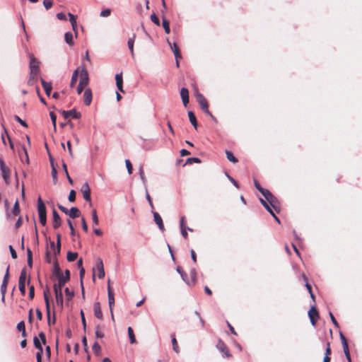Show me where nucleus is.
<instances>
[{"mask_svg":"<svg viewBox=\"0 0 362 362\" xmlns=\"http://www.w3.org/2000/svg\"><path fill=\"white\" fill-rule=\"evenodd\" d=\"M30 57V78L28 83L30 86L34 85L36 82L37 76L40 73V62L34 57L33 54H29Z\"/></svg>","mask_w":362,"mask_h":362,"instance_id":"f257e3e1","label":"nucleus"},{"mask_svg":"<svg viewBox=\"0 0 362 362\" xmlns=\"http://www.w3.org/2000/svg\"><path fill=\"white\" fill-rule=\"evenodd\" d=\"M195 96L197 98V101L199 104L202 111L209 116H210L214 121H216V117L212 115V113L209 110V103L206 99L204 98V96L200 93H197Z\"/></svg>","mask_w":362,"mask_h":362,"instance_id":"f03ea898","label":"nucleus"},{"mask_svg":"<svg viewBox=\"0 0 362 362\" xmlns=\"http://www.w3.org/2000/svg\"><path fill=\"white\" fill-rule=\"evenodd\" d=\"M37 211L39 214L40 223L42 226H45L47 223L46 207L41 197H39L37 199Z\"/></svg>","mask_w":362,"mask_h":362,"instance_id":"7ed1b4c3","label":"nucleus"},{"mask_svg":"<svg viewBox=\"0 0 362 362\" xmlns=\"http://www.w3.org/2000/svg\"><path fill=\"white\" fill-rule=\"evenodd\" d=\"M265 199L269 202L270 206L277 212L279 213L281 209L280 202L277 199V198L274 196L269 191L266 192V194L264 195Z\"/></svg>","mask_w":362,"mask_h":362,"instance_id":"20e7f679","label":"nucleus"},{"mask_svg":"<svg viewBox=\"0 0 362 362\" xmlns=\"http://www.w3.org/2000/svg\"><path fill=\"white\" fill-rule=\"evenodd\" d=\"M0 170L1 175L7 185L11 183V170L7 167L1 158H0Z\"/></svg>","mask_w":362,"mask_h":362,"instance_id":"39448f33","label":"nucleus"},{"mask_svg":"<svg viewBox=\"0 0 362 362\" xmlns=\"http://www.w3.org/2000/svg\"><path fill=\"white\" fill-rule=\"evenodd\" d=\"M58 282L54 284V289L61 290L62 287L68 282L70 279V271L69 269L65 270V275H62L57 277Z\"/></svg>","mask_w":362,"mask_h":362,"instance_id":"423d86ee","label":"nucleus"},{"mask_svg":"<svg viewBox=\"0 0 362 362\" xmlns=\"http://www.w3.org/2000/svg\"><path fill=\"white\" fill-rule=\"evenodd\" d=\"M216 348L223 354V357L230 358L232 356L230 350L222 340H218Z\"/></svg>","mask_w":362,"mask_h":362,"instance_id":"0eeeda50","label":"nucleus"},{"mask_svg":"<svg viewBox=\"0 0 362 362\" xmlns=\"http://www.w3.org/2000/svg\"><path fill=\"white\" fill-rule=\"evenodd\" d=\"M81 192L83 194V199L88 202L91 205V197H90V188L89 187V185L88 182H85L81 188Z\"/></svg>","mask_w":362,"mask_h":362,"instance_id":"6e6552de","label":"nucleus"},{"mask_svg":"<svg viewBox=\"0 0 362 362\" xmlns=\"http://www.w3.org/2000/svg\"><path fill=\"white\" fill-rule=\"evenodd\" d=\"M308 316L310 320V322L313 326H315L320 315L317 308L315 306H312L308 311Z\"/></svg>","mask_w":362,"mask_h":362,"instance_id":"1a4fd4ad","label":"nucleus"},{"mask_svg":"<svg viewBox=\"0 0 362 362\" xmlns=\"http://www.w3.org/2000/svg\"><path fill=\"white\" fill-rule=\"evenodd\" d=\"M9 279V266L7 267L6 274L4 275L2 284L1 286V292L2 294V300H4L5 294L6 293V288L8 283Z\"/></svg>","mask_w":362,"mask_h":362,"instance_id":"9d476101","label":"nucleus"},{"mask_svg":"<svg viewBox=\"0 0 362 362\" xmlns=\"http://www.w3.org/2000/svg\"><path fill=\"white\" fill-rule=\"evenodd\" d=\"M88 74L86 68L83 67L80 71L79 85H81V86L86 87V86H88Z\"/></svg>","mask_w":362,"mask_h":362,"instance_id":"9b49d317","label":"nucleus"},{"mask_svg":"<svg viewBox=\"0 0 362 362\" xmlns=\"http://www.w3.org/2000/svg\"><path fill=\"white\" fill-rule=\"evenodd\" d=\"M62 114L64 116V119H67L70 117L74 118V119H78L81 116V113L76 112L75 109H73V110H71L69 111L63 110L62 112Z\"/></svg>","mask_w":362,"mask_h":362,"instance_id":"f8f14e48","label":"nucleus"},{"mask_svg":"<svg viewBox=\"0 0 362 362\" xmlns=\"http://www.w3.org/2000/svg\"><path fill=\"white\" fill-rule=\"evenodd\" d=\"M49 289L47 288L44 291V299L46 305V311H47V322L48 325H50V305H49V300L48 297Z\"/></svg>","mask_w":362,"mask_h":362,"instance_id":"ddd939ff","label":"nucleus"},{"mask_svg":"<svg viewBox=\"0 0 362 362\" xmlns=\"http://www.w3.org/2000/svg\"><path fill=\"white\" fill-rule=\"evenodd\" d=\"M168 43L170 45V47H171V49L175 54V57L176 59L177 66H179L178 59L181 58V54H180V49L176 43H173L172 45L168 40Z\"/></svg>","mask_w":362,"mask_h":362,"instance_id":"4468645a","label":"nucleus"},{"mask_svg":"<svg viewBox=\"0 0 362 362\" xmlns=\"http://www.w3.org/2000/svg\"><path fill=\"white\" fill-rule=\"evenodd\" d=\"M33 343L35 346V348L37 349V352L36 353V359H38V356H40V359H42V355L43 353V349L40 344V341L38 339V337H35L33 339Z\"/></svg>","mask_w":362,"mask_h":362,"instance_id":"2eb2a0df","label":"nucleus"},{"mask_svg":"<svg viewBox=\"0 0 362 362\" xmlns=\"http://www.w3.org/2000/svg\"><path fill=\"white\" fill-rule=\"evenodd\" d=\"M52 215H53V228L54 229L58 228L62 225V219L57 213V211L54 209L52 211Z\"/></svg>","mask_w":362,"mask_h":362,"instance_id":"dca6fc26","label":"nucleus"},{"mask_svg":"<svg viewBox=\"0 0 362 362\" xmlns=\"http://www.w3.org/2000/svg\"><path fill=\"white\" fill-rule=\"evenodd\" d=\"M93 95L90 88H86L83 93V102L87 106L90 105L92 102Z\"/></svg>","mask_w":362,"mask_h":362,"instance_id":"f3484780","label":"nucleus"},{"mask_svg":"<svg viewBox=\"0 0 362 362\" xmlns=\"http://www.w3.org/2000/svg\"><path fill=\"white\" fill-rule=\"evenodd\" d=\"M180 96L183 103V105L186 107L189 103V90L186 88H182L180 90Z\"/></svg>","mask_w":362,"mask_h":362,"instance_id":"a211bd4d","label":"nucleus"},{"mask_svg":"<svg viewBox=\"0 0 362 362\" xmlns=\"http://www.w3.org/2000/svg\"><path fill=\"white\" fill-rule=\"evenodd\" d=\"M115 81H116V86H117V88H118V90L122 93H124V90L123 89L122 72L116 74Z\"/></svg>","mask_w":362,"mask_h":362,"instance_id":"6ab92c4d","label":"nucleus"},{"mask_svg":"<svg viewBox=\"0 0 362 362\" xmlns=\"http://www.w3.org/2000/svg\"><path fill=\"white\" fill-rule=\"evenodd\" d=\"M93 310H94V315L100 319V320H102L103 319V313H102V310H101V308H100V304L99 302H95L94 303V305H93Z\"/></svg>","mask_w":362,"mask_h":362,"instance_id":"aec40b11","label":"nucleus"},{"mask_svg":"<svg viewBox=\"0 0 362 362\" xmlns=\"http://www.w3.org/2000/svg\"><path fill=\"white\" fill-rule=\"evenodd\" d=\"M96 267L98 270V278L103 279L105 277V270L102 259H99L98 260Z\"/></svg>","mask_w":362,"mask_h":362,"instance_id":"412c9836","label":"nucleus"},{"mask_svg":"<svg viewBox=\"0 0 362 362\" xmlns=\"http://www.w3.org/2000/svg\"><path fill=\"white\" fill-rule=\"evenodd\" d=\"M153 217H154V221H155L156 223L158 225V228L162 231H163L165 230V228H164L163 220H162V218L160 217V216L158 214V213L154 212Z\"/></svg>","mask_w":362,"mask_h":362,"instance_id":"4be33fe9","label":"nucleus"},{"mask_svg":"<svg viewBox=\"0 0 362 362\" xmlns=\"http://www.w3.org/2000/svg\"><path fill=\"white\" fill-rule=\"evenodd\" d=\"M55 294L56 303L58 305H63V296L61 290L54 289Z\"/></svg>","mask_w":362,"mask_h":362,"instance_id":"5701e85b","label":"nucleus"},{"mask_svg":"<svg viewBox=\"0 0 362 362\" xmlns=\"http://www.w3.org/2000/svg\"><path fill=\"white\" fill-rule=\"evenodd\" d=\"M40 81H41L42 86L45 91L46 95L47 96H49L50 95L52 89L51 83L46 82L43 78H41Z\"/></svg>","mask_w":362,"mask_h":362,"instance_id":"b1692460","label":"nucleus"},{"mask_svg":"<svg viewBox=\"0 0 362 362\" xmlns=\"http://www.w3.org/2000/svg\"><path fill=\"white\" fill-rule=\"evenodd\" d=\"M49 160H50V163H51V166H52V176L54 182L55 184L57 181V170L54 165L53 158L50 154L49 155Z\"/></svg>","mask_w":362,"mask_h":362,"instance_id":"393cba45","label":"nucleus"},{"mask_svg":"<svg viewBox=\"0 0 362 362\" xmlns=\"http://www.w3.org/2000/svg\"><path fill=\"white\" fill-rule=\"evenodd\" d=\"M68 215L70 218H75L79 217L81 213L77 207H72L70 209Z\"/></svg>","mask_w":362,"mask_h":362,"instance_id":"a878e982","label":"nucleus"},{"mask_svg":"<svg viewBox=\"0 0 362 362\" xmlns=\"http://www.w3.org/2000/svg\"><path fill=\"white\" fill-rule=\"evenodd\" d=\"M69 21L71 23V25H72V28L73 30H74L75 32V34L76 35H77L78 33V31H77V23H76V16L71 14V13H69Z\"/></svg>","mask_w":362,"mask_h":362,"instance_id":"bb28decb","label":"nucleus"},{"mask_svg":"<svg viewBox=\"0 0 362 362\" xmlns=\"http://www.w3.org/2000/svg\"><path fill=\"white\" fill-rule=\"evenodd\" d=\"M136 38V34H133L132 37L129 38L127 45L128 47L131 52L132 56L134 57V44Z\"/></svg>","mask_w":362,"mask_h":362,"instance_id":"cd10ccee","label":"nucleus"},{"mask_svg":"<svg viewBox=\"0 0 362 362\" xmlns=\"http://www.w3.org/2000/svg\"><path fill=\"white\" fill-rule=\"evenodd\" d=\"M188 117H189V122L193 125V127L197 129V120L196 116L194 114V112L192 111H189Z\"/></svg>","mask_w":362,"mask_h":362,"instance_id":"c85d7f7f","label":"nucleus"},{"mask_svg":"<svg viewBox=\"0 0 362 362\" xmlns=\"http://www.w3.org/2000/svg\"><path fill=\"white\" fill-rule=\"evenodd\" d=\"M78 74H79V68L76 69L72 74L71 80V83H70L71 88H73L75 86V84L76 83Z\"/></svg>","mask_w":362,"mask_h":362,"instance_id":"c756f323","label":"nucleus"},{"mask_svg":"<svg viewBox=\"0 0 362 362\" xmlns=\"http://www.w3.org/2000/svg\"><path fill=\"white\" fill-rule=\"evenodd\" d=\"M64 40H65V42L70 46L74 45V42L73 34L71 32H67L65 33Z\"/></svg>","mask_w":362,"mask_h":362,"instance_id":"7c9ffc66","label":"nucleus"},{"mask_svg":"<svg viewBox=\"0 0 362 362\" xmlns=\"http://www.w3.org/2000/svg\"><path fill=\"white\" fill-rule=\"evenodd\" d=\"M53 274L55 275L57 277L63 275V273L62 272V270L57 260L54 262V264Z\"/></svg>","mask_w":362,"mask_h":362,"instance_id":"2f4dec72","label":"nucleus"},{"mask_svg":"<svg viewBox=\"0 0 362 362\" xmlns=\"http://www.w3.org/2000/svg\"><path fill=\"white\" fill-rule=\"evenodd\" d=\"M190 276H191V283L187 282V284L189 286H194V285H195L196 281H197V272L194 269H193L190 271Z\"/></svg>","mask_w":362,"mask_h":362,"instance_id":"473e14b6","label":"nucleus"},{"mask_svg":"<svg viewBox=\"0 0 362 362\" xmlns=\"http://www.w3.org/2000/svg\"><path fill=\"white\" fill-rule=\"evenodd\" d=\"M340 339L341 341L344 352L349 351L347 340L346 337L342 334V333H340Z\"/></svg>","mask_w":362,"mask_h":362,"instance_id":"72a5a7b5","label":"nucleus"},{"mask_svg":"<svg viewBox=\"0 0 362 362\" xmlns=\"http://www.w3.org/2000/svg\"><path fill=\"white\" fill-rule=\"evenodd\" d=\"M26 278H27L26 270H25V269H23L21 270V274H20L18 284H25Z\"/></svg>","mask_w":362,"mask_h":362,"instance_id":"f704fd0d","label":"nucleus"},{"mask_svg":"<svg viewBox=\"0 0 362 362\" xmlns=\"http://www.w3.org/2000/svg\"><path fill=\"white\" fill-rule=\"evenodd\" d=\"M162 25L165 30L166 34H170V22L165 18H163Z\"/></svg>","mask_w":362,"mask_h":362,"instance_id":"c9c22d12","label":"nucleus"},{"mask_svg":"<svg viewBox=\"0 0 362 362\" xmlns=\"http://www.w3.org/2000/svg\"><path fill=\"white\" fill-rule=\"evenodd\" d=\"M127 331H128V335L129 337L130 343L131 344L136 343V338H135V335H134L133 329L131 327H129Z\"/></svg>","mask_w":362,"mask_h":362,"instance_id":"e433bc0d","label":"nucleus"},{"mask_svg":"<svg viewBox=\"0 0 362 362\" xmlns=\"http://www.w3.org/2000/svg\"><path fill=\"white\" fill-rule=\"evenodd\" d=\"M108 301H109V306L111 311V313H112V307L115 305V297L114 294L110 293V296H108ZM112 318L114 319V315L112 314Z\"/></svg>","mask_w":362,"mask_h":362,"instance_id":"4c0bfd02","label":"nucleus"},{"mask_svg":"<svg viewBox=\"0 0 362 362\" xmlns=\"http://www.w3.org/2000/svg\"><path fill=\"white\" fill-rule=\"evenodd\" d=\"M92 349H93V351L94 352V354L95 355L100 356L101 354V347L97 341H95L93 344Z\"/></svg>","mask_w":362,"mask_h":362,"instance_id":"58836bf2","label":"nucleus"},{"mask_svg":"<svg viewBox=\"0 0 362 362\" xmlns=\"http://www.w3.org/2000/svg\"><path fill=\"white\" fill-rule=\"evenodd\" d=\"M77 257H78L77 252H68L67 255H66V259L69 262H74L77 259Z\"/></svg>","mask_w":362,"mask_h":362,"instance_id":"ea45409f","label":"nucleus"},{"mask_svg":"<svg viewBox=\"0 0 362 362\" xmlns=\"http://www.w3.org/2000/svg\"><path fill=\"white\" fill-rule=\"evenodd\" d=\"M226 157L228 159V160H230V162H232L233 163H238V159L234 156V155L233 154V153L231 151H226Z\"/></svg>","mask_w":362,"mask_h":362,"instance_id":"a19ab883","label":"nucleus"},{"mask_svg":"<svg viewBox=\"0 0 362 362\" xmlns=\"http://www.w3.org/2000/svg\"><path fill=\"white\" fill-rule=\"evenodd\" d=\"M172 344L173 350L178 354L180 352V348L175 335H172Z\"/></svg>","mask_w":362,"mask_h":362,"instance_id":"79ce46f5","label":"nucleus"},{"mask_svg":"<svg viewBox=\"0 0 362 362\" xmlns=\"http://www.w3.org/2000/svg\"><path fill=\"white\" fill-rule=\"evenodd\" d=\"M28 265L30 268L33 267V254L30 248H27Z\"/></svg>","mask_w":362,"mask_h":362,"instance_id":"37998d69","label":"nucleus"},{"mask_svg":"<svg viewBox=\"0 0 362 362\" xmlns=\"http://www.w3.org/2000/svg\"><path fill=\"white\" fill-rule=\"evenodd\" d=\"M12 213L14 216H18L20 214V206H19V202L18 200L16 201Z\"/></svg>","mask_w":362,"mask_h":362,"instance_id":"c03bdc74","label":"nucleus"},{"mask_svg":"<svg viewBox=\"0 0 362 362\" xmlns=\"http://www.w3.org/2000/svg\"><path fill=\"white\" fill-rule=\"evenodd\" d=\"M22 150L24 153V156H21V160L22 162H25L27 164H29V158L28 152L24 146L22 147Z\"/></svg>","mask_w":362,"mask_h":362,"instance_id":"a18cd8bd","label":"nucleus"},{"mask_svg":"<svg viewBox=\"0 0 362 362\" xmlns=\"http://www.w3.org/2000/svg\"><path fill=\"white\" fill-rule=\"evenodd\" d=\"M254 184L257 189H258V191L260 192L263 196L266 194V192L269 191L268 189L262 187L257 180H255Z\"/></svg>","mask_w":362,"mask_h":362,"instance_id":"49530a36","label":"nucleus"},{"mask_svg":"<svg viewBox=\"0 0 362 362\" xmlns=\"http://www.w3.org/2000/svg\"><path fill=\"white\" fill-rule=\"evenodd\" d=\"M259 202L264 206V208L268 211V212H269V214H272V209L271 206L268 204L267 201H265L262 198H259Z\"/></svg>","mask_w":362,"mask_h":362,"instance_id":"de8ad7c7","label":"nucleus"},{"mask_svg":"<svg viewBox=\"0 0 362 362\" xmlns=\"http://www.w3.org/2000/svg\"><path fill=\"white\" fill-rule=\"evenodd\" d=\"M92 219H93V222L94 225H95V226L98 225V223H99L98 217L97 212H96L95 209H93L92 211Z\"/></svg>","mask_w":362,"mask_h":362,"instance_id":"09e8293b","label":"nucleus"},{"mask_svg":"<svg viewBox=\"0 0 362 362\" xmlns=\"http://www.w3.org/2000/svg\"><path fill=\"white\" fill-rule=\"evenodd\" d=\"M125 163H126V167L127 168L128 173L129 175H131L132 173V170H133L132 164L130 162V160L128 159L125 160Z\"/></svg>","mask_w":362,"mask_h":362,"instance_id":"8fccbe9b","label":"nucleus"},{"mask_svg":"<svg viewBox=\"0 0 362 362\" xmlns=\"http://www.w3.org/2000/svg\"><path fill=\"white\" fill-rule=\"evenodd\" d=\"M151 20L156 25H158V26L160 25V21H159L158 16L155 13H153L151 15Z\"/></svg>","mask_w":362,"mask_h":362,"instance_id":"3c124183","label":"nucleus"},{"mask_svg":"<svg viewBox=\"0 0 362 362\" xmlns=\"http://www.w3.org/2000/svg\"><path fill=\"white\" fill-rule=\"evenodd\" d=\"M43 4H44V6L45 7V8L47 10H48L52 6L53 1H52V0H44Z\"/></svg>","mask_w":362,"mask_h":362,"instance_id":"603ef678","label":"nucleus"},{"mask_svg":"<svg viewBox=\"0 0 362 362\" xmlns=\"http://www.w3.org/2000/svg\"><path fill=\"white\" fill-rule=\"evenodd\" d=\"M76 200V192L74 189H71L69 192V201L71 202H74Z\"/></svg>","mask_w":362,"mask_h":362,"instance_id":"864d4df0","label":"nucleus"},{"mask_svg":"<svg viewBox=\"0 0 362 362\" xmlns=\"http://www.w3.org/2000/svg\"><path fill=\"white\" fill-rule=\"evenodd\" d=\"M64 292H65L66 296L67 298V300L71 299L72 297L74 296V292L71 291L69 288H66L64 289Z\"/></svg>","mask_w":362,"mask_h":362,"instance_id":"5fc2aeb1","label":"nucleus"},{"mask_svg":"<svg viewBox=\"0 0 362 362\" xmlns=\"http://www.w3.org/2000/svg\"><path fill=\"white\" fill-rule=\"evenodd\" d=\"M95 336L98 338H103L104 337V334L100 330L99 325L95 327Z\"/></svg>","mask_w":362,"mask_h":362,"instance_id":"6e6d98bb","label":"nucleus"},{"mask_svg":"<svg viewBox=\"0 0 362 362\" xmlns=\"http://www.w3.org/2000/svg\"><path fill=\"white\" fill-rule=\"evenodd\" d=\"M192 163H199L201 160L199 158H189L187 160L186 163L191 164Z\"/></svg>","mask_w":362,"mask_h":362,"instance_id":"4d7b16f0","label":"nucleus"},{"mask_svg":"<svg viewBox=\"0 0 362 362\" xmlns=\"http://www.w3.org/2000/svg\"><path fill=\"white\" fill-rule=\"evenodd\" d=\"M67 223H68L69 227L70 230H71V236H74V235H75V234H76V230H75V229H74V226H73V224H72L71 221L69 219V220H67Z\"/></svg>","mask_w":362,"mask_h":362,"instance_id":"13d9d810","label":"nucleus"},{"mask_svg":"<svg viewBox=\"0 0 362 362\" xmlns=\"http://www.w3.org/2000/svg\"><path fill=\"white\" fill-rule=\"evenodd\" d=\"M17 329L20 332H24V330L25 329L24 321H21L20 322L18 323Z\"/></svg>","mask_w":362,"mask_h":362,"instance_id":"bf43d9fd","label":"nucleus"},{"mask_svg":"<svg viewBox=\"0 0 362 362\" xmlns=\"http://www.w3.org/2000/svg\"><path fill=\"white\" fill-rule=\"evenodd\" d=\"M35 296V287L34 286L31 285L29 286V298L30 299H33Z\"/></svg>","mask_w":362,"mask_h":362,"instance_id":"052dcab7","label":"nucleus"},{"mask_svg":"<svg viewBox=\"0 0 362 362\" xmlns=\"http://www.w3.org/2000/svg\"><path fill=\"white\" fill-rule=\"evenodd\" d=\"M111 14V10L107 8L100 12L101 17H107Z\"/></svg>","mask_w":362,"mask_h":362,"instance_id":"680f3d73","label":"nucleus"},{"mask_svg":"<svg viewBox=\"0 0 362 362\" xmlns=\"http://www.w3.org/2000/svg\"><path fill=\"white\" fill-rule=\"evenodd\" d=\"M49 115H50V117H51V119H52V124L54 126V128L56 129V120H57V116L53 112H51L49 113Z\"/></svg>","mask_w":362,"mask_h":362,"instance_id":"e2e57ef3","label":"nucleus"},{"mask_svg":"<svg viewBox=\"0 0 362 362\" xmlns=\"http://www.w3.org/2000/svg\"><path fill=\"white\" fill-rule=\"evenodd\" d=\"M80 314H81V322H82V324H83V329H86V318H85V315H84L83 311L81 310Z\"/></svg>","mask_w":362,"mask_h":362,"instance_id":"0e129e2a","label":"nucleus"},{"mask_svg":"<svg viewBox=\"0 0 362 362\" xmlns=\"http://www.w3.org/2000/svg\"><path fill=\"white\" fill-rule=\"evenodd\" d=\"M19 290L22 296H25V284H18Z\"/></svg>","mask_w":362,"mask_h":362,"instance_id":"69168bd1","label":"nucleus"},{"mask_svg":"<svg viewBox=\"0 0 362 362\" xmlns=\"http://www.w3.org/2000/svg\"><path fill=\"white\" fill-rule=\"evenodd\" d=\"M9 250L11 252V257L13 259H16L17 258V253L16 252V250L13 249V247L10 245L9 246Z\"/></svg>","mask_w":362,"mask_h":362,"instance_id":"338daca9","label":"nucleus"},{"mask_svg":"<svg viewBox=\"0 0 362 362\" xmlns=\"http://www.w3.org/2000/svg\"><path fill=\"white\" fill-rule=\"evenodd\" d=\"M180 230H181V234H182V237L185 239H187L188 235H187V227L186 228H181Z\"/></svg>","mask_w":362,"mask_h":362,"instance_id":"774afa93","label":"nucleus"}]
</instances>
